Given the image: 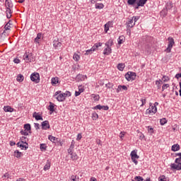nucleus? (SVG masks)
Here are the masks:
<instances>
[{"instance_id":"obj_10","label":"nucleus","mask_w":181,"mask_h":181,"mask_svg":"<svg viewBox=\"0 0 181 181\" xmlns=\"http://www.w3.org/2000/svg\"><path fill=\"white\" fill-rule=\"evenodd\" d=\"M33 118L36 119V121H43V117L42 115H39V112H35L33 114Z\"/></svg>"},{"instance_id":"obj_50","label":"nucleus","mask_w":181,"mask_h":181,"mask_svg":"<svg viewBox=\"0 0 181 181\" xmlns=\"http://www.w3.org/2000/svg\"><path fill=\"white\" fill-rule=\"evenodd\" d=\"M159 181H166V177L165 175H161L158 178Z\"/></svg>"},{"instance_id":"obj_56","label":"nucleus","mask_w":181,"mask_h":181,"mask_svg":"<svg viewBox=\"0 0 181 181\" xmlns=\"http://www.w3.org/2000/svg\"><path fill=\"white\" fill-rule=\"evenodd\" d=\"M139 139H141V141H144V139H145V135H144V134L140 133L139 134Z\"/></svg>"},{"instance_id":"obj_45","label":"nucleus","mask_w":181,"mask_h":181,"mask_svg":"<svg viewBox=\"0 0 181 181\" xmlns=\"http://www.w3.org/2000/svg\"><path fill=\"white\" fill-rule=\"evenodd\" d=\"M40 148L41 151H46V148H47L46 144H41L40 145Z\"/></svg>"},{"instance_id":"obj_59","label":"nucleus","mask_w":181,"mask_h":181,"mask_svg":"<svg viewBox=\"0 0 181 181\" xmlns=\"http://www.w3.org/2000/svg\"><path fill=\"white\" fill-rule=\"evenodd\" d=\"M83 138V136H81V134H78L77 137H76V141H80Z\"/></svg>"},{"instance_id":"obj_57","label":"nucleus","mask_w":181,"mask_h":181,"mask_svg":"<svg viewBox=\"0 0 181 181\" xmlns=\"http://www.w3.org/2000/svg\"><path fill=\"white\" fill-rule=\"evenodd\" d=\"M141 107H144V105L146 104V99L141 98Z\"/></svg>"},{"instance_id":"obj_2","label":"nucleus","mask_w":181,"mask_h":181,"mask_svg":"<svg viewBox=\"0 0 181 181\" xmlns=\"http://www.w3.org/2000/svg\"><path fill=\"white\" fill-rule=\"evenodd\" d=\"M124 77L127 81H134V80L136 78V74L135 72L129 71L125 74Z\"/></svg>"},{"instance_id":"obj_41","label":"nucleus","mask_w":181,"mask_h":181,"mask_svg":"<svg viewBox=\"0 0 181 181\" xmlns=\"http://www.w3.org/2000/svg\"><path fill=\"white\" fill-rule=\"evenodd\" d=\"M160 15L163 16H166L168 15V10L166 8H164L163 11H160Z\"/></svg>"},{"instance_id":"obj_44","label":"nucleus","mask_w":181,"mask_h":181,"mask_svg":"<svg viewBox=\"0 0 181 181\" xmlns=\"http://www.w3.org/2000/svg\"><path fill=\"white\" fill-rule=\"evenodd\" d=\"M105 87L107 88H113V87H114V83H106L105 84Z\"/></svg>"},{"instance_id":"obj_11","label":"nucleus","mask_w":181,"mask_h":181,"mask_svg":"<svg viewBox=\"0 0 181 181\" xmlns=\"http://www.w3.org/2000/svg\"><path fill=\"white\" fill-rule=\"evenodd\" d=\"M112 50V49H111V47H107L103 51V54L108 56L111 54Z\"/></svg>"},{"instance_id":"obj_31","label":"nucleus","mask_w":181,"mask_h":181,"mask_svg":"<svg viewBox=\"0 0 181 181\" xmlns=\"http://www.w3.org/2000/svg\"><path fill=\"white\" fill-rule=\"evenodd\" d=\"M80 179L77 175H71V177L69 178V181H78Z\"/></svg>"},{"instance_id":"obj_9","label":"nucleus","mask_w":181,"mask_h":181,"mask_svg":"<svg viewBox=\"0 0 181 181\" xmlns=\"http://www.w3.org/2000/svg\"><path fill=\"white\" fill-rule=\"evenodd\" d=\"M42 129H50V124H49V121L45 120L41 124Z\"/></svg>"},{"instance_id":"obj_39","label":"nucleus","mask_w":181,"mask_h":181,"mask_svg":"<svg viewBox=\"0 0 181 181\" xmlns=\"http://www.w3.org/2000/svg\"><path fill=\"white\" fill-rule=\"evenodd\" d=\"M168 122V120H166V118H163L160 119V125H165Z\"/></svg>"},{"instance_id":"obj_3","label":"nucleus","mask_w":181,"mask_h":181,"mask_svg":"<svg viewBox=\"0 0 181 181\" xmlns=\"http://www.w3.org/2000/svg\"><path fill=\"white\" fill-rule=\"evenodd\" d=\"M168 45L166 49V52L168 53H170V52H172V47H173V45H175V40L173 39V37H169L168 38Z\"/></svg>"},{"instance_id":"obj_38","label":"nucleus","mask_w":181,"mask_h":181,"mask_svg":"<svg viewBox=\"0 0 181 181\" xmlns=\"http://www.w3.org/2000/svg\"><path fill=\"white\" fill-rule=\"evenodd\" d=\"M73 59H74V60H75V62H78V60H80V55H78L77 54H74Z\"/></svg>"},{"instance_id":"obj_20","label":"nucleus","mask_w":181,"mask_h":181,"mask_svg":"<svg viewBox=\"0 0 181 181\" xmlns=\"http://www.w3.org/2000/svg\"><path fill=\"white\" fill-rule=\"evenodd\" d=\"M135 26V23H134V19H129L127 22L128 28H134Z\"/></svg>"},{"instance_id":"obj_34","label":"nucleus","mask_w":181,"mask_h":181,"mask_svg":"<svg viewBox=\"0 0 181 181\" xmlns=\"http://www.w3.org/2000/svg\"><path fill=\"white\" fill-rule=\"evenodd\" d=\"M76 80H78V81H83V80H84V75L78 74L76 76Z\"/></svg>"},{"instance_id":"obj_51","label":"nucleus","mask_w":181,"mask_h":181,"mask_svg":"<svg viewBox=\"0 0 181 181\" xmlns=\"http://www.w3.org/2000/svg\"><path fill=\"white\" fill-rule=\"evenodd\" d=\"M100 46H103V43L99 42V43L95 44L93 47H95V49H98V47H100Z\"/></svg>"},{"instance_id":"obj_35","label":"nucleus","mask_w":181,"mask_h":181,"mask_svg":"<svg viewBox=\"0 0 181 181\" xmlns=\"http://www.w3.org/2000/svg\"><path fill=\"white\" fill-rule=\"evenodd\" d=\"M175 155L176 156H179V158L175 159V163H177L179 161L181 162V153H176Z\"/></svg>"},{"instance_id":"obj_55","label":"nucleus","mask_w":181,"mask_h":181,"mask_svg":"<svg viewBox=\"0 0 181 181\" xmlns=\"http://www.w3.org/2000/svg\"><path fill=\"white\" fill-rule=\"evenodd\" d=\"M6 13V14H8V15L11 14L12 13V10H11V8L7 7Z\"/></svg>"},{"instance_id":"obj_47","label":"nucleus","mask_w":181,"mask_h":181,"mask_svg":"<svg viewBox=\"0 0 181 181\" xmlns=\"http://www.w3.org/2000/svg\"><path fill=\"white\" fill-rule=\"evenodd\" d=\"M162 80L163 81H164V83H166L169 81L170 78H169V76H163L162 78Z\"/></svg>"},{"instance_id":"obj_54","label":"nucleus","mask_w":181,"mask_h":181,"mask_svg":"<svg viewBox=\"0 0 181 181\" xmlns=\"http://www.w3.org/2000/svg\"><path fill=\"white\" fill-rule=\"evenodd\" d=\"M168 87H169V84H168V83L163 85V86H162L163 91H164V90H166V88H168Z\"/></svg>"},{"instance_id":"obj_40","label":"nucleus","mask_w":181,"mask_h":181,"mask_svg":"<svg viewBox=\"0 0 181 181\" xmlns=\"http://www.w3.org/2000/svg\"><path fill=\"white\" fill-rule=\"evenodd\" d=\"M27 130H21L20 134L21 135H24V136H28V135H29V133H28V132H26Z\"/></svg>"},{"instance_id":"obj_4","label":"nucleus","mask_w":181,"mask_h":181,"mask_svg":"<svg viewBox=\"0 0 181 181\" xmlns=\"http://www.w3.org/2000/svg\"><path fill=\"white\" fill-rule=\"evenodd\" d=\"M30 80L31 81H33L34 83H39L40 81V75L39 73H33L30 75Z\"/></svg>"},{"instance_id":"obj_61","label":"nucleus","mask_w":181,"mask_h":181,"mask_svg":"<svg viewBox=\"0 0 181 181\" xmlns=\"http://www.w3.org/2000/svg\"><path fill=\"white\" fill-rule=\"evenodd\" d=\"M35 129H39L40 128L39 123H35Z\"/></svg>"},{"instance_id":"obj_12","label":"nucleus","mask_w":181,"mask_h":181,"mask_svg":"<svg viewBox=\"0 0 181 181\" xmlns=\"http://www.w3.org/2000/svg\"><path fill=\"white\" fill-rule=\"evenodd\" d=\"M24 129L28 131L29 134H32V127L30 126V124L28 123L24 124Z\"/></svg>"},{"instance_id":"obj_43","label":"nucleus","mask_w":181,"mask_h":181,"mask_svg":"<svg viewBox=\"0 0 181 181\" xmlns=\"http://www.w3.org/2000/svg\"><path fill=\"white\" fill-rule=\"evenodd\" d=\"M110 30V23H107L105 25V32L107 33Z\"/></svg>"},{"instance_id":"obj_19","label":"nucleus","mask_w":181,"mask_h":181,"mask_svg":"<svg viewBox=\"0 0 181 181\" xmlns=\"http://www.w3.org/2000/svg\"><path fill=\"white\" fill-rule=\"evenodd\" d=\"M173 8V3L172 1H168L165 5V9L168 11H170Z\"/></svg>"},{"instance_id":"obj_42","label":"nucleus","mask_w":181,"mask_h":181,"mask_svg":"<svg viewBox=\"0 0 181 181\" xmlns=\"http://www.w3.org/2000/svg\"><path fill=\"white\" fill-rule=\"evenodd\" d=\"M92 118L93 120L98 119V114H97V112H93L92 114Z\"/></svg>"},{"instance_id":"obj_53","label":"nucleus","mask_w":181,"mask_h":181,"mask_svg":"<svg viewBox=\"0 0 181 181\" xmlns=\"http://www.w3.org/2000/svg\"><path fill=\"white\" fill-rule=\"evenodd\" d=\"M9 25V22L6 23V25L4 26V29L5 30H9L11 29V25Z\"/></svg>"},{"instance_id":"obj_58","label":"nucleus","mask_w":181,"mask_h":181,"mask_svg":"<svg viewBox=\"0 0 181 181\" xmlns=\"http://www.w3.org/2000/svg\"><path fill=\"white\" fill-rule=\"evenodd\" d=\"M64 95H65V98L66 97H70L71 95V93H70V91H66L65 93H64Z\"/></svg>"},{"instance_id":"obj_32","label":"nucleus","mask_w":181,"mask_h":181,"mask_svg":"<svg viewBox=\"0 0 181 181\" xmlns=\"http://www.w3.org/2000/svg\"><path fill=\"white\" fill-rule=\"evenodd\" d=\"M117 69L120 71H122L124 70V69H125V64H119L117 65Z\"/></svg>"},{"instance_id":"obj_13","label":"nucleus","mask_w":181,"mask_h":181,"mask_svg":"<svg viewBox=\"0 0 181 181\" xmlns=\"http://www.w3.org/2000/svg\"><path fill=\"white\" fill-rule=\"evenodd\" d=\"M74 144H76V142L74 141V140H72V141L71 143V146H70L69 148L68 149L69 154L73 153V151H74Z\"/></svg>"},{"instance_id":"obj_30","label":"nucleus","mask_w":181,"mask_h":181,"mask_svg":"<svg viewBox=\"0 0 181 181\" xmlns=\"http://www.w3.org/2000/svg\"><path fill=\"white\" fill-rule=\"evenodd\" d=\"M51 81H52V86H55V84H58L59 83V78L58 77L52 78Z\"/></svg>"},{"instance_id":"obj_49","label":"nucleus","mask_w":181,"mask_h":181,"mask_svg":"<svg viewBox=\"0 0 181 181\" xmlns=\"http://www.w3.org/2000/svg\"><path fill=\"white\" fill-rule=\"evenodd\" d=\"M93 110H103V105H97L93 107Z\"/></svg>"},{"instance_id":"obj_6","label":"nucleus","mask_w":181,"mask_h":181,"mask_svg":"<svg viewBox=\"0 0 181 181\" xmlns=\"http://www.w3.org/2000/svg\"><path fill=\"white\" fill-rule=\"evenodd\" d=\"M146 2H148V0H137L134 9H139V6H144Z\"/></svg>"},{"instance_id":"obj_27","label":"nucleus","mask_w":181,"mask_h":181,"mask_svg":"<svg viewBox=\"0 0 181 181\" xmlns=\"http://www.w3.org/2000/svg\"><path fill=\"white\" fill-rule=\"evenodd\" d=\"M112 45H114V40H112V39H110V40L105 43V46H107V47H111V46H112Z\"/></svg>"},{"instance_id":"obj_18","label":"nucleus","mask_w":181,"mask_h":181,"mask_svg":"<svg viewBox=\"0 0 181 181\" xmlns=\"http://www.w3.org/2000/svg\"><path fill=\"white\" fill-rule=\"evenodd\" d=\"M70 156H71V158L72 159V160H77V159H78V156H77V153H69Z\"/></svg>"},{"instance_id":"obj_33","label":"nucleus","mask_w":181,"mask_h":181,"mask_svg":"<svg viewBox=\"0 0 181 181\" xmlns=\"http://www.w3.org/2000/svg\"><path fill=\"white\" fill-rule=\"evenodd\" d=\"M92 98H93L94 101H99L100 100V95L92 94Z\"/></svg>"},{"instance_id":"obj_21","label":"nucleus","mask_w":181,"mask_h":181,"mask_svg":"<svg viewBox=\"0 0 181 181\" xmlns=\"http://www.w3.org/2000/svg\"><path fill=\"white\" fill-rule=\"evenodd\" d=\"M22 155H23V154L22 153V152H21V151H18V150H16V151H14V156H15L16 158H17L18 159H19V158L22 156Z\"/></svg>"},{"instance_id":"obj_1","label":"nucleus","mask_w":181,"mask_h":181,"mask_svg":"<svg viewBox=\"0 0 181 181\" xmlns=\"http://www.w3.org/2000/svg\"><path fill=\"white\" fill-rule=\"evenodd\" d=\"M53 97H56L57 101H59V102H62V101H64V100H66V95H64V93H62V90H58L55 92Z\"/></svg>"},{"instance_id":"obj_60","label":"nucleus","mask_w":181,"mask_h":181,"mask_svg":"<svg viewBox=\"0 0 181 181\" xmlns=\"http://www.w3.org/2000/svg\"><path fill=\"white\" fill-rule=\"evenodd\" d=\"M122 90V86L119 85L117 88V93H119Z\"/></svg>"},{"instance_id":"obj_48","label":"nucleus","mask_w":181,"mask_h":181,"mask_svg":"<svg viewBox=\"0 0 181 181\" xmlns=\"http://www.w3.org/2000/svg\"><path fill=\"white\" fill-rule=\"evenodd\" d=\"M5 5L6 8H11V1L9 0H6Z\"/></svg>"},{"instance_id":"obj_7","label":"nucleus","mask_w":181,"mask_h":181,"mask_svg":"<svg viewBox=\"0 0 181 181\" xmlns=\"http://www.w3.org/2000/svg\"><path fill=\"white\" fill-rule=\"evenodd\" d=\"M53 46L57 50H60V47H62V42L59 41V39L54 40Z\"/></svg>"},{"instance_id":"obj_62","label":"nucleus","mask_w":181,"mask_h":181,"mask_svg":"<svg viewBox=\"0 0 181 181\" xmlns=\"http://www.w3.org/2000/svg\"><path fill=\"white\" fill-rule=\"evenodd\" d=\"M132 19H133V21H134V23H135V22H136L138 21V19H139V17L133 16Z\"/></svg>"},{"instance_id":"obj_52","label":"nucleus","mask_w":181,"mask_h":181,"mask_svg":"<svg viewBox=\"0 0 181 181\" xmlns=\"http://www.w3.org/2000/svg\"><path fill=\"white\" fill-rule=\"evenodd\" d=\"M148 131L150 134H153V128H152V127L148 126Z\"/></svg>"},{"instance_id":"obj_64","label":"nucleus","mask_w":181,"mask_h":181,"mask_svg":"<svg viewBox=\"0 0 181 181\" xmlns=\"http://www.w3.org/2000/svg\"><path fill=\"white\" fill-rule=\"evenodd\" d=\"M175 77V78H177V80H179V78H180L181 77V73L177 74Z\"/></svg>"},{"instance_id":"obj_63","label":"nucleus","mask_w":181,"mask_h":181,"mask_svg":"<svg viewBox=\"0 0 181 181\" xmlns=\"http://www.w3.org/2000/svg\"><path fill=\"white\" fill-rule=\"evenodd\" d=\"M78 91L81 93L84 91V88L82 86H78Z\"/></svg>"},{"instance_id":"obj_16","label":"nucleus","mask_w":181,"mask_h":181,"mask_svg":"<svg viewBox=\"0 0 181 181\" xmlns=\"http://www.w3.org/2000/svg\"><path fill=\"white\" fill-rule=\"evenodd\" d=\"M137 1L138 0H127V4L135 8V6H136Z\"/></svg>"},{"instance_id":"obj_17","label":"nucleus","mask_w":181,"mask_h":181,"mask_svg":"<svg viewBox=\"0 0 181 181\" xmlns=\"http://www.w3.org/2000/svg\"><path fill=\"white\" fill-rule=\"evenodd\" d=\"M20 148H22V149H25V151H26V149H28V148H29V144H28V142L24 141H21V144H20Z\"/></svg>"},{"instance_id":"obj_46","label":"nucleus","mask_w":181,"mask_h":181,"mask_svg":"<svg viewBox=\"0 0 181 181\" xmlns=\"http://www.w3.org/2000/svg\"><path fill=\"white\" fill-rule=\"evenodd\" d=\"M48 139H49V141H51V142H54V141H56V137H54V136H52V135H49V136H48Z\"/></svg>"},{"instance_id":"obj_37","label":"nucleus","mask_w":181,"mask_h":181,"mask_svg":"<svg viewBox=\"0 0 181 181\" xmlns=\"http://www.w3.org/2000/svg\"><path fill=\"white\" fill-rule=\"evenodd\" d=\"M23 75L22 74H19L18 76H17V81H19L20 83H22V81H23Z\"/></svg>"},{"instance_id":"obj_29","label":"nucleus","mask_w":181,"mask_h":181,"mask_svg":"<svg viewBox=\"0 0 181 181\" xmlns=\"http://www.w3.org/2000/svg\"><path fill=\"white\" fill-rule=\"evenodd\" d=\"M95 47H93L90 49L86 50L85 54L88 55V54H92L93 52H95Z\"/></svg>"},{"instance_id":"obj_36","label":"nucleus","mask_w":181,"mask_h":181,"mask_svg":"<svg viewBox=\"0 0 181 181\" xmlns=\"http://www.w3.org/2000/svg\"><path fill=\"white\" fill-rule=\"evenodd\" d=\"M104 8V4H96L95 9H103Z\"/></svg>"},{"instance_id":"obj_23","label":"nucleus","mask_w":181,"mask_h":181,"mask_svg":"<svg viewBox=\"0 0 181 181\" xmlns=\"http://www.w3.org/2000/svg\"><path fill=\"white\" fill-rule=\"evenodd\" d=\"M40 40H42V33H39L35 38V43H39Z\"/></svg>"},{"instance_id":"obj_5","label":"nucleus","mask_w":181,"mask_h":181,"mask_svg":"<svg viewBox=\"0 0 181 181\" xmlns=\"http://www.w3.org/2000/svg\"><path fill=\"white\" fill-rule=\"evenodd\" d=\"M172 163L170 165L171 170H181V162L178 161L177 163Z\"/></svg>"},{"instance_id":"obj_15","label":"nucleus","mask_w":181,"mask_h":181,"mask_svg":"<svg viewBox=\"0 0 181 181\" xmlns=\"http://www.w3.org/2000/svg\"><path fill=\"white\" fill-rule=\"evenodd\" d=\"M171 150L173 152H177V151L180 150V146L179 144H174L172 146Z\"/></svg>"},{"instance_id":"obj_22","label":"nucleus","mask_w":181,"mask_h":181,"mask_svg":"<svg viewBox=\"0 0 181 181\" xmlns=\"http://www.w3.org/2000/svg\"><path fill=\"white\" fill-rule=\"evenodd\" d=\"M117 42H118V45H122V43L125 42V37H124V35L119 36L117 40Z\"/></svg>"},{"instance_id":"obj_8","label":"nucleus","mask_w":181,"mask_h":181,"mask_svg":"<svg viewBox=\"0 0 181 181\" xmlns=\"http://www.w3.org/2000/svg\"><path fill=\"white\" fill-rule=\"evenodd\" d=\"M33 59V57H32V54L25 53L23 56V59L25 62H26V63L32 62Z\"/></svg>"},{"instance_id":"obj_14","label":"nucleus","mask_w":181,"mask_h":181,"mask_svg":"<svg viewBox=\"0 0 181 181\" xmlns=\"http://www.w3.org/2000/svg\"><path fill=\"white\" fill-rule=\"evenodd\" d=\"M131 159H139V156L136 153V151H132L131 152Z\"/></svg>"},{"instance_id":"obj_28","label":"nucleus","mask_w":181,"mask_h":181,"mask_svg":"<svg viewBox=\"0 0 181 181\" xmlns=\"http://www.w3.org/2000/svg\"><path fill=\"white\" fill-rule=\"evenodd\" d=\"M5 112H13V108L11 107V106L4 107Z\"/></svg>"},{"instance_id":"obj_24","label":"nucleus","mask_w":181,"mask_h":181,"mask_svg":"<svg viewBox=\"0 0 181 181\" xmlns=\"http://www.w3.org/2000/svg\"><path fill=\"white\" fill-rule=\"evenodd\" d=\"M155 110H151V109H147L146 111V114H156V112H158V108L157 107H154Z\"/></svg>"},{"instance_id":"obj_26","label":"nucleus","mask_w":181,"mask_h":181,"mask_svg":"<svg viewBox=\"0 0 181 181\" xmlns=\"http://www.w3.org/2000/svg\"><path fill=\"white\" fill-rule=\"evenodd\" d=\"M50 160H47L45 165L44 166V170H49L50 169Z\"/></svg>"},{"instance_id":"obj_25","label":"nucleus","mask_w":181,"mask_h":181,"mask_svg":"<svg viewBox=\"0 0 181 181\" xmlns=\"http://www.w3.org/2000/svg\"><path fill=\"white\" fill-rule=\"evenodd\" d=\"M48 110L51 112H54V104L53 103H52V102L49 103Z\"/></svg>"}]
</instances>
